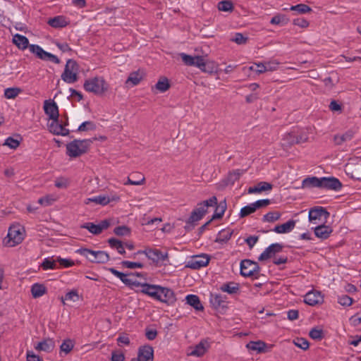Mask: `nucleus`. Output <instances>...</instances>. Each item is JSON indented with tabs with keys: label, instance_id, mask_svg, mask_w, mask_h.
I'll return each mask as SVG.
<instances>
[{
	"label": "nucleus",
	"instance_id": "nucleus-4",
	"mask_svg": "<svg viewBox=\"0 0 361 361\" xmlns=\"http://www.w3.org/2000/svg\"><path fill=\"white\" fill-rule=\"evenodd\" d=\"M90 140H74L67 144V154L71 157H77L85 153L90 145Z\"/></svg>",
	"mask_w": 361,
	"mask_h": 361
},
{
	"label": "nucleus",
	"instance_id": "nucleus-48",
	"mask_svg": "<svg viewBox=\"0 0 361 361\" xmlns=\"http://www.w3.org/2000/svg\"><path fill=\"white\" fill-rule=\"evenodd\" d=\"M289 22V18L284 14H277L272 18V24L284 25Z\"/></svg>",
	"mask_w": 361,
	"mask_h": 361
},
{
	"label": "nucleus",
	"instance_id": "nucleus-11",
	"mask_svg": "<svg viewBox=\"0 0 361 361\" xmlns=\"http://www.w3.org/2000/svg\"><path fill=\"white\" fill-rule=\"evenodd\" d=\"M110 226V222L107 219L102 221L99 224H94L92 222H87L80 226L81 228L88 230L94 235L100 234L104 230L107 229Z\"/></svg>",
	"mask_w": 361,
	"mask_h": 361
},
{
	"label": "nucleus",
	"instance_id": "nucleus-27",
	"mask_svg": "<svg viewBox=\"0 0 361 361\" xmlns=\"http://www.w3.org/2000/svg\"><path fill=\"white\" fill-rule=\"evenodd\" d=\"M30 291L34 298H38L47 293V288L44 284L36 283L31 286Z\"/></svg>",
	"mask_w": 361,
	"mask_h": 361
},
{
	"label": "nucleus",
	"instance_id": "nucleus-50",
	"mask_svg": "<svg viewBox=\"0 0 361 361\" xmlns=\"http://www.w3.org/2000/svg\"><path fill=\"white\" fill-rule=\"evenodd\" d=\"M293 343L295 345L304 350H307L310 346L308 341L303 338H296L293 341Z\"/></svg>",
	"mask_w": 361,
	"mask_h": 361
},
{
	"label": "nucleus",
	"instance_id": "nucleus-52",
	"mask_svg": "<svg viewBox=\"0 0 361 361\" xmlns=\"http://www.w3.org/2000/svg\"><path fill=\"white\" fill-rule=\"evenodd\" d=\"M218 9L221 11H232L233 9V6L231 1H221L218 4Z\"/></svg>",
	"mask_w": 361,
	"mask_h": 361
},
{
	"label": "nucleus",
	"instance_id": "nucleus-20",
	"mask_svg": "<svg viewBox=\"0 0 361 361\" xmlns=\"http://www.w3.org/2000/svg\"><path fill=\"white\" fill-rule=\"evenodd\" d=\"M332 228L324 224L319 225L314 228L315 235L321 239H326L329 237L332 233Z\"/></svg>",
	"mask_w": 361,
	"mask_h": 361
},
{
	"label": "nucleus",
	"instance_id": "nucleus-62",
	"mask_svg": "<svg viewBox=\"0 0 361 361\" xmlns=\"http://www.w3.org/2000/svg\"><path fill=\"white\" fill-rule=\"evenodd\" d=\"M338 302L343 306H350L353 304V300L347 295H342L338 297Z\"/></svg>",
	"mask_w": 361,
	"mask_h": 361
},
{
	"label": "nucleus",
	"instance_id": "nucleus-30",
	"mask_svg": "<svg viewBox=\"0 0 361 361\" xmlns=\"http://www.w3.org/2000/svg\"><path fill=\"white\" fill-rule=\"evenodd\" d=\"M269 189H271V183L267 182H259L255 186L250 187L247 190V192L249 194L260 193L262 191Z\"/></svg>",
	"mask_w": 361,
	"mask_h": 361
},
{
	"label": "nucleus",
	"instance_id": "nucleus-5",
	"mask_svg": "<svg viewBox=\"0 0 361 361\" xmlns=\"http://www.w3.org/2000/svg\"><path fill=\"white\" fill-rule=\"evenodd\" d=\"M76 253L85 257L92 263H106L109 260V255L104 251H94L87 248H80Z\"/></svg>",
	"mask_w": 361,
	"mask_h": 361
},
{
	"label": "nucleus",
	"instance_id": "nucleus-54",
	"mask_svg": "<svg viewBox=\"0 0 361 361\" xmlns=\"http://www.w3.org/2000/svg\"><path fill=\"white\" fill-rule=\"evenodd\" d=\"M256 211L255 206H253V203H251L250 204H247L245 207H243L240 212V216L241 218L245 217L252 213H254Z\"/></svg>",
	"mask_w": 361,
	"mask_h": 361
},
{
	"label": "nucleus",
	"instance_id": "nucleus-57",
	"mask_svg": "<svg viewBox=\"0 0 361 361\" xmlns=\"http://www.w3.org/2000/svg\"><path fill=\"white\" fill-rule=\"evenodd\" d=\"M114 232L117 235L123 236L128 235L130 233V230L126 226H121L116 227Z\"/></svg>",
	"mask_w": 361,
	"mask_h": 361
},
{
	"label": "nucleus",
	"instance_id": "nucleus-36",
	"mask_svg": "<svg viewBox=\"0 0 361 361\" xmlns=\"http://www.w3.org/2000/svg\"><path fill=\"white\" fill-rule=\"evenodd\" d=\"M226 209V201L221 202L216 206L215 212L212 216V220L221 219L224 216Z\"/></svg>",
	"mask_w": 361,
	"mask_h": 361
},
{
	"label": "nucleus",
	"instance_id": "nucleus-55",
	"mask_svg": "<svg viewBox=\"0 0 361 361\" xmlns=\"http://www.w3.org/2000/svg\"><path fill=\"white\" fill-rule=\"evenodd\" d=\"M70 184V181L68 178L64 177H59L55 180L54 185L58 188H67Z\"/></svg>",
	"mask_w": 361,
	"mask_h": 361
},
{
	"label": "nucleus",
	"instance_id": "nucleus-44",
	"mask_svg": "<svg viewBox=\"0 0 361 361\" xmlns=\"http://www.w3.org/2000/svg\"><path fill=\"white\" fill-rule=\"evenodd\" d=\"M30 51L35 54L40 59H44L46 54L44 51L41 47L37 44H31L29 46Z\"/></svg>",
	"mask_w": 361,
	"mask_h": 361
},
{
	"label": "nucleus",
	"instance_id": "nucleus-28",
	"mask_svg": "<svg viewBox=\"0 0 361 361\" xmlns=\"http://www.w3.org/2000/svg\"><path fill=\"white\" fill-rule=\"evenodd\" d=\"M246 347L250 350L260 353L265 351L267 345L262 341H250L246 345Z\"/></svg>",
	"mask_w": 361,
	"mask_h": 361
},
{
	"label": "nucleus",
	"instance_id": "nucleus-18",
	"mask_svg": "<svg viewBox=\"0 0 361 361\" xmlns=\"http://www.w3.org/2000/svg\"><path fill=\"white\" fill-rule=\"evenodd\" d=\"M55 348V342L52 338H45L35 345L37 351L51 353Z\"/></svg>",
	"mask_w": 361,
	"mask_h": 361
},
{
	"label": "nucleus",
	"instance_id": "nucleus-60",
	"mask_svg": "<svg viewBox=\"0 0 361 361\" xmlns=\"http://www.w3.org/2000/svg\"><path fill=\"white\" fill-rule=\"evenodd\" d=\"M20 145V140L8 137L5 140L4 145L9 147L11 149H16Z\"/></svg>",
	"mask_w": 361,
	"mask_h": 361
},
{
	"label": "nucleus",
	"instance_id": "nucleus-16",
	"mask_svg": "<svg viewBox=\"0 0 361 361\" xmlns=\"http://www.w3.org/2000/svg\"><path fill=\"white\" fill-rule=\"evenodd\" d=\"M137 358L140 361H153L154 349L150 345L140 346L138 349Z\"/></svg>",
	"mask_w": 361,
	"mask_h": 361
},
{
	"label": "nucleus",
	"instance_id": "nucleus-39",
	"mask_svg": "<svg viewBox=\"0 0 361 361\" xmlns=\"http://www.w3.org/2000/svg\"><path fill=\"white\" fill-rule=\"evenodd\" d=\"M22 90L18 87H8L4 90V97L6 99H15L20 92Z\"/></svg>",
	"mask_w": 361,
	"mask_h": 361
},
{
	"label": "nucleus",
	"instance_id": "nucleus-38",
	"mask_svg": "<svg viewBox=\"0 0 361 361\" xmlns=\"http://www.w3.org/2000/svg\"><path fill=\"white\" fill-rule=\"evenodd\" d=\"M80 296L78 294V291L75 289L71 290L68 291L65 297H61V301L63 305H65V300H70L73 302H76L79 300Z\"/></svg>",
	"mask_w": 361,
	"mask_h": 361
},
{
	"label": "nucleus",
	"instance_id": "nucleus-63",
	"mask_svg": "<svg viewBox=\"0 0 361 361\" xmlns=\"http://www.w3.org/2000/svg\"><path fill=\"white\" fill-rule=\"evenodd\" d=\"M121 265L123 267L128 269H137V268H142L144 267L142 263L140 262H133L130 261H123L121 262Z\"/></svg>",
	"mask_w": 361,
	"mask_h": 361
},
{
	"label": "nucleus",
	"instance_id": "nucleus-34",
	"mask_svg": "<svg viewBox=\"0 0 361 361\" xmlns=\"http://www.w3.org/2000/svg\"><path fill=\"white\" fill-rule=\"evenodd\" d=\"M244 171L242 169H235L230 171L227 176V184L233 185L240 177L243 174Z\"/></svg>",
	"mask_w": 361,
	"mask_h": 361
},
{
	"label": "nucleus",
	"instance_id": "nucleus-13",
	"mask_svg": "<svg viewBox=\"0 0 361 361\" xmlns=\"http://www.w3.org/2000/svg\"><path fill=\"white\" fill-rule=\"evenodd\" d=\"M43 108L44 113L49 116L50 120L58 121L59 116V108L54 100H45Z\"/></svg>",
	"mask_w": 361,
	"mask_h": 361
},
{
	"label": "nucleus",
	"instance_id": "nucleus-26",
	"mask_svg": "<svg viewBox=\"0 0 361 361\" xmlns=\"http://www.w3.org/2000/svg\"><path fill=\"white\" fill-rule=\"evenodd\" d=\"M219 289L228 294H236L239 292V284L235 282H228L222 284Z\"/></svg>",
	"mask_w": 361,
	"mask_h": 361
},
{
	"label": "nucleus",
	"instance_id": "nucleus-41",
	"mask_svg": "<svg viewBox=\"0 0 361 361\" xmlns=\"http://www.w3.org/2000/svg\"><path fill=\"white\" fill-rule=\"evenodd\" d=\"M232 232L229 230H222L221 231L216 237V242L218 243H226L231 237Z\"/></svg>",
	"mask_w": 361,
	"mask_h": 361
},
{
	"label": "nucleus",
	"instance_id": "nucleus-49",
	"mask_svg": "<svg viewBox=\"0 0 361 361\" xmlns=\"http://www.w3.org/2000/svg\"><path fill=\"white\" fill-rule=\"evenodd\" d=\"M56 259L53 260L49 257L44 259L41 267L44 270H48V269H56Z\"/></svg>",
	"mask_w": 361,
	"mask_h": 361
},
{
	"label": "nucleus",
	"instance_id": "nucleus-42",
	"mask_svg": "<svg viewBox=\"0 0 361 361\" xmlns=\"http://www.w3.org/2000/svg\"><path fill=\"white\" fill-rule=\"evenodd\" d=\"M169 87L170 84L169 82L168 79L166 78L159 80L155 85V88L160 92H164L167 91L169 89Z\"/></svg>",
	"mask_w": 361,
	"mask_h": 361
},
{
	"label": "nucleus",
	"instance_id": "nucleus-40",
	"mask_svg": "<svg viewBox=\"0 0 361 361\" xmlns=\"http://www.w3.org/2000/svg\"><path fill=\"white\" fill-rule=\"evenodd\" d=\"M353 137L352 131H348L342 135H335L334 142L336 145H341L343 142L350 140Z\"/></svg>",
	"mask_w": 361,
	"mask_h": 361
},
{
	"label": "nucleus",
	"instance_id": "nucleus-3",
	"mask_svg": "<svg viewBox=\"0 0 361 361\" xmlns=\"http://www.w3.org/2000/svg\"><path fill=\"white\" fill-rule=\"evenodd\" d=\"M22 231L23 228L18 225L10 226L8 234L3 241L4 245L11 247L20 243L24 238V234Z\"/></svg>",
	"mask_w": 361,
	"mask_h": 361
},
{
	"label": "nucleus",
	"instance_id": "nucleus-59",
	"mask_svg": "<svg viewBox=\"0 0 361 361\" xmlns=\"http://www.w3.org/2000/svg\"><path fill=\"white\" fill-rule=\"evenodd\" d=\"M309 336L312 339L321 340L323 338V331L320 329L313 328L310 330Z\"/></svg>",
	"mask_w": 361,
	"mask_h": 361
},
{
	"label": "nucleus",
	"instance_id": "nucleus-35",
	"mask_svg": "<svg viewBox=\"0 0 361 361\" xmlns=\"http://www.w3.org/2000/svg\"><path fill=\"white\" fill-rule=\"evenodd\" d=\"M108 243L109 246L113 249H116L118 253L121 255L126 253L123 245L121 240L116 238H110L108 240Z\"/></svg>",
	"mask_w": 361,
	"mask_h": 361
},
{
	"label": "nucleus",
	"instance_id": "nucleus-21",
	"mask_svg": "<svg viewBox=\"0 0 361 361\" xmlns=\"http://www.w3.org/2000/svg\"><path fill=\"white\" fill-rule=\"evenodd\" d=\"M209 348V344L207 341H201L194 347L193 350L190 353V355L192 356L200 357L206 353Z\"/></svg>",
	"mask_w": 361,
	"mask_h": 361
},
{
	"label": "nucleus",
	"instance_id": "nucleus-6",
	"mask_svg": "<svg viewBox=\"0 0 361 361\" xmlns=\"http://www.w3.org/2000/svg\"><path fill=\"white\" fill-rule=\"evenodd\" d=\"M78 70L77 63L73 59H68L61 74V79L68 84L75 82L78 79Z\"/></svg>",
	"mask_w": 361,
	"mask_h": 361
},
{
	"label": "nucleus",
	"instance_id": "nucleus-37",
	"mask_svg": "<svg viewBox=\"0 0 361 361\" xmlns=\"http://www.w3.org/2000/svg\"><path fill=\"white\" fill-rule=\"evenodd\" d=\"M224 302L225 299L222 295L219 294H211L210 303L214 308L217 309L224 306Z\"/></svg>",
	"mask_w": 361,
	"mask_h": 361
},
{
	"label": "nucleus",
	"instance_id": "nucleus-24",
	"mask_svg": "<svg viewBox=\"0 0 361 361\" xmlns=\"http://www.w3.org/2000/svg\"><path fill=\"white\" fill-rule=\"evenodd\" d=\"M185 300H186V302L188 305H190V306H192L195 310H196L197 311L204 310V307L202 305V303L200 300V298L197 295H192V294L188 295L185 297Z\"/></svg>",
	"mask_w": 361,
	"mask_h": 361
},
{
	"label": "nucleus",
	"instance_id": "nucleus-47",
	"mask_svg": "<svg viewBox=\"0 0 361 361\" xmlns=\"http://www.w3.org/2000/svg\"><path fill=\"white\" fill-rule=\"evenodd\" d=\"M74 343L72 340L66 339L64 340L60 346L61 353L63 352L66 355L69 353L73 348Z\"/></svg>",
	"mask_w": 361,
	"mask_h": 361
},
{
	"label": "nucleus",
	"instance_id": "nucleus-8",
	"mask_svg": "<svg viewBox=\"0 0 361 361\" xmlns=\"http://www.w3.org/2000/svg\"><path fill=\"white\" fill-rule=\"evenodd\" d=\"M180 56L185 65L195 66L203 72L207 71L206 68L207 63L204 57L200 56H192L185 53L180 54Z\"/></svg>",
	"mask_w": 361,
	"mask_h": 361
},
{
	"label": "nucleus",
	"instance_id": "nucleus-61",
	"mask_svg": "<svg viewBox=\"0 0 361 361\" xmlns=\"http://www.w3.org/2000/svg\"><path fill=\"white\" fill-rule=\"evenodd\" d=\"M247 37L243 35L242 33L237 32L235 34L231 41L235 42L238 44H245L247 41Z\"/></svg>",
	"mask_w": 361,
	"mask_h": 361
},
{
	"label": "nucleus",
	"instance_id": "nucleus-29",
	"mask_svg": "<svg viewBox=\"0 0 361 361\" xmlns=\"http://www.w3.org/2000/svg\"><path fill=\"white\" fill-rule=\"evenodd\" d=\"M143 78V73L140 71L131 73L126 81V84H131L132 86L137 85Z\"/></svg>",
	"mask_w": 361,
	"mask_h": 361
},
{
	"label": "nucleus",
	"instance_id": "nucleus-10",
	"mask_svg": "<svg viewBox=\"0 0 361 361\" xmlns=\"http://www.w3.org/2000/svg\"><path fill=\"white\" fill-rule=\"evenodd\" d=\"M210 258L207 255H201L192 257L185 265L192 269H199L206 267L209 262Z\"/></svg>",
	"mask_w": 361,
	"mask_h": 361
},
{
	"label": "nucleus",
	"instance_id": "nucleus-46",
	"mask_svg": "<svg viewBox=\"0 0 361 361\" xmlns=\"http://www.w3.org/2000/svg\"><path fill=\"white\" fill-rule=\"evenodd\" d=\"M290 10L293 11H297L298 13L300 14H304L312 11V8L309 6L304 4H300L295 6H292L290 8Z\"/></svg>",
	"mask_w": 361,
	"mask_h": 361
},
{
	"label": "nucleus",
	"instance_id": "nucleus-1",
	"mask_svg": "<svg viewBox=\"0 0 361 361\" xmlns=\"http://www.w3.org/2000/svg\"><path fill=\"white\" fill-rule=\"evenodd\" d=\"M141 286L142 293L161 302L172 305L176 300L173 291L170 288L148 283H142Z\"/></svg>",
	"mask_w": 361,
	"mask_h": 361
},
{
	"label": "nucleus",
	"instance_id": "nucleus-22",
	"mask_svg": "<svg viewBox=\"0 0 361 361\" xmlns=\"http://www.w3.org/2000/svg\"><path fill=\"white\" fill-rule=\"evenodd\" d=\"M84 202L85 204H89L92 202L95 204L104 206L110 202V198L107 195H98L93 197L87 198Z\"/></svg>",
	"mask_w": 361,
	"mask_h": 361
},
{
	"label": "nucleus",
	"instance_id": "nucleus-15",
	"mask_svg": "<svg viewBox=\"0 0 361 361\" xmlns=\"http://www.w3.org/2000/svg\"><path fill=\"white\" fill-rule=\"evenodd\" d=\"M304 302L310 306H314L323 302V296L319 291L311 290L305 295Z\"/></svg>",
	"mask_w": 361,
	"mask_h": 361
},
{
	"label": "nucleus",
	"instance_id": "nucleus-32",
	"mask_svg": "<svg viewBox=\"0 0 361 361\" xmlns=\"http://www.w3.org/2000/svg\"><path fill=\"white\" fill-rule=\"evenodd\" d=\"M321 185V178L316 176L308 177L302 180L303 188H319Z\"/></svg>",
	"mask_w": 361,
	"mask_h": 361
},
{
	"label": "nucleus",
	"instance_id": "nucleus-43",
	"mask_svg": "<svg viewBox=\"0 0 361 361\" xmlns=\"http://www.w3.org/2000/svg\"><path fill=\"white\" fill-rule=\"evenodd\" d=\"M119 279L126 286H139L142 285L137 282L135 279L130 278V274L122 273V276L120 277Z\"/></svg>",
	"mask_w": 361,
	"mask_h": 361
},
{
	"label": "nucleus",
	"instance_id": "nucleus-25",
	"mask_svg": "<svg viewBox=\"0 0 361 361\" xmlns=\"http://www.w3.org/2000/svg\"><path fill=\"white\" fill-rule=\"evenodd\" d=\"M48 24L54 28L64 27L68 25L66 18L62 16H58L48 20Z\"/></svg>",
	"mask_w": 361,
	"mask_h": 361
},
{
	"label": "nucleus",
	"instance_id": "nucleus-19",
	"mask_svg": "<svg viewBox=\"0 0 361 361\" xmlns=\"http://www.w3.org/2000/svg\"><path fill=\"white\" fill-rule=\"evenodd\" d=\"M51 123L49 126V131L57 135L66 136L69 134V130L65 128L62 124L58 121L51 120Z\"/></svg>",
	"mask_w": 361,
	"mask_h": 361
},
{
	"label": "nucleus",
	"instance_id": "nucleus-64",
	"mask_svg": "<svg viewBox=\"0 0 361 361\" xmlns=\"http://www.w3.org/2000/svg\"><path fill=\"white\" fill-rule=\"evenodd\" d=\"M293 25H297L301 28H306L310 25V23L303 18H298L293 20Z\"/></svg>",
	"mask_w": 361,
	"mask_h": 361
},
{
	"label": "nucleus",
	"instance_id": "nucleus-14",
	"mask_svg": "<svg viewBox=\"0 0 361 361\" xmlns=\"http://www.w3.org/2000/svg\"><path fill=\"white\" fill-rule=\"evenodd\" d=\"M342 188L340 180L335 177H322L321 178L320 188L339 190Z\"/></svg>",
	"mask_w": 361,
	"mask_h": 361
},
{
	"label": "nucleus",
	"instance_id": "nucleus-53",
	"mask_svg": "<svg viewBox=\"0 0 361 361\" xmlns=\"http://www.w3.org/2000/svg\"><path fill=\"white\" fill-rule=\"evenodd\" d=\"M96 129V124L94 123L92 121H85L82 123L78 128V130L80 132L83 131H88V130H94Z\"/></svg>",
	"mask_w": 361,
	"mask_h": 361
},
{
	"label": "nucleus",
	"instance_id": "nucleus-51",
	"mask_svg": "<svg viewBox=\"0 0 361 361\" xmlns=\"http://www.w3.org/2000/svg\"><path fill=\"white\" fill-rule=\"evenodd\" d=\"M288 262V257L285 255H279L277 253L272 254V263L276 265L284 264Z\"/></svg>",
	"mask_w": 361,
	"mask_h": 361
},
{
	"label": "nucleus",
	"instance_id": "nucleus-12",
	"mask_svg": "<svg viewBox=\"0 0 361 361\" xmlns=\"http://www.w3.org/2000/svg\"><path fill=\"white\" fill-rule=\"evenodd\" d=\"M329 213L322 207L312 208L309 212V221L313 224H319L322 217L326 219Z\"/></svg>",
	"mask_w": 361,
	"mask_h": 361
},
{
	"label": "nucleus",
	"instance_id": "nucleus-33",
	"mask_svg": "<svg viewBox=\"0 0 361 361\" xmlns=\"http://www.w3.org/2000/svg\"><path fill=\"white\" fill-rule=\"evenodd\" d=\"M294 144H298L297 135L293 133H286L281 140V145L284 147H290Z\"/></svg>",
	"mask_w": 361,
	"mask_h": 361
},
{
	"label": "nucleus",
	"instance_id": "nucleus-2",
	"mask_svg": "<svg viewBox=\"0 0 361 361\" xmlns=\"http://www.w3.org/2000/svg\"><path fill=\"white\" fill-rule=\"evenodd\" d=\"M84 89L95 94H102L108 90V85L102 77H95L86 80L83 85Z\"/></svg>",
	"mask_w": 361,
	"mask_h": 361
},
{
	"label": "nucleus",
	"instance_id": "nucleus-31",
	"mask_svg": "<svg viewBox=\"0 0 361 361\" xmlns=\"http://www.w3.org/2000/svg\"><path fill=\"white\" fill-rule=\"evenodd\" d=\"M145 182V177L138 173L132 174L128 177L127 181L124 183L125 185H140L144 184Z\"/></svg>",
	"mask_w": 361,
	"mask_h": 361
},
{
	"label": "nucleus",
	"instance_id": "nucleus-9",
	"mask_svg": "<svg viewBox=\"0 0 361 361\" xmlns=\"http://www.w3.org/2000/svg\"><path fill=\"white\" fill-rule=\"evenodd\" d=\"M259 265L250 259H243L240 262V274L244 276H253L259 272Z\"/></svg>",
	"mask_w": 361,
	"mask_h": 361
},
{
	"label": "nucleus",
	"instance_id": "nucleus-56",
	"mask_svg": "<svg viewBox=\"0 0 361 361\" xmlns=\"http://www.w3.org/2000/svg\"><path fill=\"white\" fill-rule=\"evenodd\" d=\"M56 199L53 195H47L38 200V202L45 207L51 205Z\"/></svg>",
	"mask_w": 361,
	"mask_h": 361
},
{
	"label": "nucleus",
	"instance_id": "nucleus-45",
	"mask_svg": "<svg viewBox=\"0 0 361 361\" xmlns=\"http://www.w3.org/2000/svg\"><path fill=\"white\" fill-rule=\"evenodd\" d=\"M30 51L35 54L40 59H44L46 54L44 51L41 47L37 44H31L29 46Z\"/></svg>",
	"mask_w": 361,
	"mask_h": 361
},
{
	"label": "nucleus",
	"instance_id": "nucleus-7",
	"mask_svg": "<svg viewBox=\"0 0 361 361\" xmlns=\"http://www.w3.org/2000/svg\"><path fill=\"white\" fill-rule=\"evenodd\" d=\"M137 253H144L149 259L157 264H164L169 259L167 252H162L158 249H146L143 251H139Z\"/></svg>",
	"mask_w": 361,
	"mask_h": 361
},
{
	"label": "nucleus",
	"instance_id": "nucleus-17",
	"mask_svg": "<svg viewBox=\"0 0 361 361\" xmlns=\"http://www.w3.org/2000/svg\"><path fill=\"white\" fill-rule=\"evenodd\" d=\"M296 221L290 219L282 224H277L273 228L272 231L279 234H285L291 232L295 226Z\"/></svg>",
	"mask_w": 361,
	"mask_h": 361
},
{
	"label": "nucleus",
	"instance_id": "nucleus-58",
	"mask_svg": "<svg viewBox=\"0 0 361 361\" xmlns=\"http://www.w3.org/2000/svg\"><path fill=\"white\" fill-rule=\"evenodd\" d=\"M203 216H204L203 215H202L201 214H199L197 212V211L194 209L192 212L189 219H188L187 224L192 225L195 222H197L198 221L202 219Z\"/></svg>",
	"mask_w": 361,
	"mask_h": 361
},
{
	"label": "nucleus",
	"instance_id": "nucleus-23",
	"mask_svg": "<svg viewBox=\"0 0 361 361\" xmlns=\"http://www.w3.org/2000/svg\"><path fill=\"white\" fill-rule=\"evenodd\" d=\"M13 42L16 44L20 49L25 50L29 47V40L28 39L20 34H16L13 37Z\"/></svg>",
	"mask_w": 361,
	"mask_h": 361
}]
</instances>
